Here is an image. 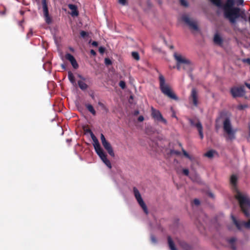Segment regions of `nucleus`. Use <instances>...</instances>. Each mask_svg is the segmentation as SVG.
Returning a JSON list of instances; mask_svg holds the SVG:
<instances>
[{"label":"nucleus","instance_id":"obj_1","mask_svg":"<svg viewBox=\"0 0 250 250\" xmlns=\"http://www.w3.org/2000/svg\"><path fill=\"white\" fill-rule=\"evenodd\" d=\"M238 178L235 175H232L230 178V183L232 188L236 191L235 198L238 201L241 209L246 217H250V199L246 194H242L237 189Z\"/></svg>","mask_w":250,"mask_h":250},{"label":"nucleus","instance_id":"obj_2","mask_svg":"<svg viewBox=\"0 0 250 250\" xmlns=\"http://www.w3.org/2000/svg\"><path fill=\"white\" fill-rule=\"evenodd\" d=\"M225 17L229 20L232 23L236 22V20L241 17L243 19L245 18V13L244 11H241L238 7H235L224 11Z\"/></svg>","mask_w":250,"mask_h":250},{"label":"nucleus","instance_id":"obj_3","mask_svg":"<svg viewBox=\"0 0 250 250\" xmlns=\"http://www.w3.org/2000/svg\"><path fill=\"white\" fill-rule=\"evenodd\" d=\"M174 57L177 62L176 68L178 70H187L190 68V62L189 60L177 53H174Z\"/></svg>","mask_w":250,"mask_h":250},{"label":"nucleus","instance_id":"obj_4","mask_svg":"<svg viewBox=\"0 0 250 250\" xmlns=\"http://www.w3.org/2000/svg\"><path fill=\"white\" fill-rule=\"evenodd\" d=\"M160 88L163 94H174L170 85L166 83L164 77L160 74L159 76Z\"/></svg>","mask_w":250,"mask_h":250},{"label":"nucleus","instance_id":"obj_5","mask_svg":"<svg viewBox=\"0 0 250 250\" xmlns=\"http://www.w3.org/2000/svg\"><path fill=\"white\" fill-rule=\"evenodd\" d=\"M223 129L228 135V138L229 140H232L235 139L236 130L232 129L230 121L229 119L226 118L224 121Z\"/></svg>","mask_w":250,"mask_h":250},{"label":"nucleus","instance_id":"obj_6","mask_svg":"<svg viewBox=\"0 0 250 250\" xmlns=\"http://www.w3.org/2000/svg\"><path fill=\"white\" fill-rule=\"evenodd\" d=\"M133 190L134 196H135L136 200L137 201L138 204L141 206V207L142 208V209H143V210L145 212V213L146 214H147L148 212L147 207H146V205L145 204V202H144L139 191L136 187L133 188Z\"/></svg>","mask_w":250,"mask_h":250},{"label":"nucleus","instance_id":"obj_7","mask_svg":"<svg viewBox=\"0 0 250 250\" xmlns=\"http://www.w3.org/2000/svg\"><path fill=\"white\" fill-rule=\"evenodd\" d=\"M182 21L187 24L190 29L194 30H198V27L196 22L191 19L188 15H184L181 17Z\"/></svg>","mask_w":250,"mask_h":250},{"label":"nucleus","instance_id":"obj_8","mask_svg":"<svg viewBox=\"0 0 250 250\" xmlns=\"http://www.w3.org/2000/svg\"><path fill=\"white\" fill-rule=\"evenodd\" d=\"M151 116L156 121L163 123L164 124H167V120L164 119L161 113L158 110L151 107Z\"/></svg>","mask_w":250,"mask_h":250},{"label":"nucleus","instance_id":"obj_9","mask_svg":"<svg viewBox=\"0 0 250 250\" xmlns=\"http://www.w3.org/2000/svg\"><path fill=\"white\" fill-rule=\"evenodd\" d=\"M189 121L191 125L195 126L197 128L199 132L200 138L201 139H203L204 138V135L203 132V126L199 120L196 119H189Z\"/></svg>","mask_w":250,"mask_h":250},{"label":"nucleus","instance_id":"obj_10","mask_svg":"<svg viewBox=\"0 0 250 250\" xmlns=\"http://www.w3.org/2000/svg\"><path fill=\"white\" fill-rule=\"evenodd\" d=\"M232 219L233 223L236 226L238 229L241 230L242 227H244L247 229H250V219L248 222L245 221H238L233 216H232Z\"/></svg>","mask_w":250,"mask_h":250},{"label":"nucleus","instance_id":"obj_11","mask_svg":"<svg viewBox=\"0 0 250 250\" xmlns=\"http://www.w3.org/2000/svg\"><path fill=\"white\" fill-rule=\"evenodd\" d=\"M42 2L45 22L47 24H50L52 21V20L50 17L49 16L47 1L46 0H42Z\"/></svg>","mask_w":250,"mask_h":250},{"label":"nucleus","instance_id":"obj_12","mask_svg":"<svg viewBox=\"0 0 250 250\" xmlns=\"http://www.w3.org/2000/svg\"><path fill=\"white\" fill-rule=\"evenodd\" d=\"M84 104L85 106L86 107V109L89 111L93 115H96V111L95 110L94 107L91 104L85 103L84 102H83L79 96L78 97L77 100H76V104Z\"/></svg>","mask_w":250,"mask_h":250},{"label":"nucleus","instance_id":"obj_13","mask_svg":"<svg viewBox=\"0 0 250 250\" xmlns=\"http://www.w3.org/2000/svg\"><path fill=\"white\" fill-rule=\"evenodd\" d=\"M245 92V85L234 86L230 89V94H243Z\"/></svg>","mask_w":250,"mask_h":250},{"label":"nucleus","instance_id":"obj_14","mask_svg":"<svg viewBox=\"0 0 250 250\" xmlns=\"http://www.w3.org/2000/svg\"><path fill=\"white\" fill-rule=\"evenodd\" d=\"M65 58L66 60L70 62L71 65L74 69H77L78 68V64L72 55L70 53H67L65 55Z\"/></svg>","mask_w":250,"mask_h":250},{"label":"nucleus","instance_id":"obj_15","mask_svg":"<svg viewBox=\"0 0 250 250\" xmlns=\"http://www.w3.org/2000/svg\"><path fill=\"white\" fill-rule=\"evenodd\" d=\"M102 145L104 149L107 151L111 156L114 157L115 156L113 148L110 144L108 141H106V142H104L102 143Z\"/></svg>","mask_w":250,"mask_h":250},{"label":"nucleus","instance_id":"obj_16","mask_svg":"<svg viewBox=\"0 0 250 250\" xmlns=\"http://www.w3.org/2000/svg\"><path fill=\"white\" fill-rule=\"evenodd\" d=\"M235 0H227L225 4L223 6L224 11H227L229 9L235 8L233 7Z\"/></svg>","mask_w":250,"mask_h":250},{"label":"nucleus","instance_id":"obj_17","mask_svg":"<svg viewBox=\"0 0 250 250\" xmlns=\"http://www.w3.org/2000/svg\"><path fill=\"white\" fill-rule=\"evenodd\" d=\"M177 242L184 250H191V247L184 241L178 239Z\"/></svg>","mask_w":250,"mask_h":250},{"label":"nucleus","instance_id":"obj_18","mask_svg":"<svg viewBox=\"0 0 250 250\" xmlns=\"http://www.w3.org/2000/svg\"><path fill=\"white\" fill-rule=\"evenodd\" d=\"M198 96V95H191L189 98L190 102L195 106H197L199 104Z\"/></svg>","mask_w":250,"mask_h":250},{"label":"nucleus","instance_id":"obj_19","mask_svg":"<svg viewBox=\"0 0 250 250\" xmlns=\"http://www.w3.org/2000/svg\"><path fill=\"white\" fill-rule=\"evenodd\" d=\"M79 77L81 78L83 81H79L78 82V84L79 87L82 90H85L87 88V85L83 82L85 79L82 76L79 75Z\"/></svg>","mask_w":250,"mask_h":250},{"label":"nucleus","instance_id":"obj_20","mask_svg":"<svg viewBox=\"0 0 250 250\" xmlns=\"http://www.w3.org/2000/svg\"><path fill=\"white\" fill-rule=\"evenodd\" d=\"M213 42L215 44L221 45L223 43V39L218 33H216L214 36Z\"/></svg>","mask_w":250,"mask_h":250},{"label":"nucleus","instance_id":"obj_21","mask_svg":"<svg viewBox=\"0 0 250 250\" xmlns=\"http://www.w3.org/2000/svg\"><path fill=\"white\" fill-rule=\"evenodd\" d=\"M168 244L170 250H177L170 236L167 237Z\"/></svg>","mask_w":250,"mask_h":250},{"label":"nucleus","instance_id":"obj_22","mask_svg":"<svg viewBox=\"0 0 250 250\" xmlns=\"http://www.w3.org/2000/svg\"><path fill=\"white\" fill-rule=\"evenodd\" d=\"M68 77L70 82L72 83L73 85H76V81L73 74L71 71H69L68 72Z\"/></svg>","mask_w":250,"mask_h":250},{"label":"nucleus","instance_id":"obj_23","mask_svg":"<svg viewBox=\"0 0 250 250\" xmlns=\"http://www.w3.org/2000/svg\"><path fill=\"white\" fill-rule=\"evenodd\" d=\"M235 241H236V239L234 237H232V238L228 239V242L230 244L231 248L233 250H236V247L235 245Z\"/></svg>","mask_w":250,"mask_h":250},{"label":"nucleus","instance_id":"obj_24","mask_svg":"<svg viewBox=\"0 0 250 250\" xmlns=\"http://www.w3.org/2000/svg\"><path fill=\"white\" fill-rule=\"evenodd\" d=\"M94 147L95 149V151L96 153H98V152L102 151L103 149L101 148L100 145L98 142H94Z\"/></svg>","mask_w":250,"mask_h":250},{"label":"nucleus","instance_id":"obj_25","mask_svg":"<svg viewBox=\"0 0 250 250\" xmlns=\"http://www.w3.org/2000/svg\"><path fill=\"white\" fill-rule=\"evenodd\" d=\"M97 154L100 157L102 161H103L104 160L107 158V155L105 154V153L104 151L103 150L101 151L98 152V153H97Z\"/></svg>","mask_w":250,"mask_h":250},{"label":"nucleus","instance_id":"obj_26","mask_svg":"<svg viewBox=\"0 0 250 250\" xmlns=\"http://www.w3.org/2000/svg\"><path fill=\"white\" fill-rule=\"evenodd\" d=\"M69 8L72 10H74L73 11L72 15L74 16H77L78 15V12L77 11H76V7L75 5L73 4H69L68 5Z\"/></svg>","mask_w":250,"mask_h":250},{"label":"nucleus","instance_id":"obj_27","mask_svg":"<svg viewBox=\"0 0 250 250\" xmlns=\"http://www.w3.org/2000/svg\"><path fill=\"white\" fill-rule=\"evenodd\" d=\"M214 5L218 7H222V4L221 0H210Z\"/></svg>","mask_w":250,"mask_h":250},{"label":"nucleus","instance_id":"obj_28","mask_svg":"<svg viewBox=\"0 0 250 250\" xmlns=\"http://www.w3.org/2000/svg\"><path fill=\"white\" fill-rule=\"evenodd\" d=\"M131 54L132 57L136 61L140 60V56L137 52H132Z\"/></svg>","mask_w":250,"mask_h":250},{"label":"nucleus","instance_id":"obj_29","mask_svg":"<svg viewBox=\"0 0 250 250\" xmlns=\"http://www.w3.org/2000/svg\"><path fill=\"white\" fill-rule=\"evenodd\" d=\"M104 163L110 169L112 168V166L110 161L106 158L103 161Z\"/></svg>","mask_w":250,"mask_h":250},{"label":"nucleus","instance_id":"obj_30","mask_svg":"<svg viewBox=\"0 0 250 250\" xmlns=\"http://www.w3.org/2000/svg\"><path fill=\"white\" fill-rule=\"evenodd\" d=\"M214 151L212 150L208 151L205 153V155L208 158H211L213 156Z\"/></svg>","mask_w":250,"mask_h":250},{"label":"nucleus","instance_id":"obj_31","mask_svg":"<svg viewBox=\"0 0 250 250\" xmlns=\"http://www.w3.org/2000/svg\"><path fill=\"white\" fill-rule=\"evenodd\" d=\"M167 98L170 99L174 100L177 101L178 100V97L177 96V95H166Z\"/></svg>","mask_w":250,"mask_h":250},{"label":"nucleus","instance_id":"obj_32","mask_svg":"<svg viewBox=\"0 0 250 250\" xmlns=\"http://www.w3.org/2000/svg\"><path fill=\"white\" fill-rule=\"evenodd\" d=\"M98 104L100 106H101L102 108L106 112L108 111V109L106 107L105 105L103 103H102L101 102L99 101L98 102Z\"/></svg>","mask_w":250,"mask_h":250},{"label":"nucleus","instance_id":"obj_33","mask_svg":"<svg viewBox=\"0 0 250 250\" xmlns=\"http://www.w3.org/2000/svg\"><path fill=\"white\" fill-rule=\"evenodd\" d=\"M80 35L82 38H85V37L88 36V33L86 31H81L80 32Z\"/></svg>","mask_w":250,"mask_h":250},{"label":"nucleus","instance_id":"obj_34","mask_svg":"<svg viewBox=\"0 0 250 250\" xmlns=\"http://www.w3.org/2000/svg\"><path fill=\"white\" fill-rule=\"evenodd\" d=\"M182 150L184 155L186 157H187L188 159H190V157L188 153V152L183 148H182Z\"/></svg>","mask_w":250,"mask_h":250},{"label":"nucleus","instance_id":"obj_35","mask_svg":"<svg viewBox=\"0 0 250 250\" xmlns=\"http://www.w3.org/2000/svg\"><path fill=\"white\" fill-rule=\"evenodd\" d=\"M104 63L106 65H109L112 64V62L109 58H105L104 59Z\"/></svg>","mask_w":250,"mask_h":250},{"label":"nucleus","instance_id":"obj_36","mask_svg":"<svg viewBox=\"0 0 250 250\" xmlns=\"http://www.w3.org/2000/svg\"><path fill=\"white\" fill-rule=\"evenodd\" d=\"M170 153L171 154H175L176 155H179L181 154V152L180 151L174 149L170 150Z\"/></svg>","mask_w":250,"mask_h":250},{"label":"nucleus","instance_id":"obj_37","mask_svg":"<svg viewBox=\"0 0 250 250\" xmlns=\"http://www.w3.org/2000/svg\"><path fill=\"white\" fill-rule=\"evenodd\" d=\"M180 1L182 5L185 7L188 6V3L186 0H180Z\"/></svg>","mask_w":250,"mask_h":250},{"label":"nucleus","instance_id":"obj_38","mask_svg":"<svg viewBox=\"0 0 250 250\" xmlns=\"http://www.w3.org/2000/svg\"><path fill=\"white\" fill-rule=\"evenodd\" d=\"M248 107L246 104H240L238 106V109L239 110H243Z\"/></svg>","mask_w":250,"mask_h":250},{"label":"nucleus","instance_id":"obj_39","mask_svg":"<svg viewBox=\"0 0 250 250\" xmlns=\"http://www.w3.org/2000/svg\"><path fill=\"white\" fill-rule=\"evenodd\" d=\"M119 85L122 88L124 89L125 87V83L124 81H121L119 83Z\"/></svg>","mask_w":250,"mask_h":250},{"label":"nucleus","instance_id":"obj_40","mask_svg":"<svg viewBox=\"0 0 250 250\" xmlns=\"http://www.w3.org/2000/svg\"><path fill=\"white\" fill-rule=\"evenodd\" d=\"M90 135L91 137V139H92V140L94 142H96L98 141L97 138L96 137V136H95V135L93 134V132H91V133L90 134Z\"/></svg>","mask_w":250,"mask_h":250},{"label":"nucleus","instance_id":"obj_41","mask_svg":"<svg viewBox=\"0 0 250 250\" xmlns=\"http://www.w3.org/2000/svg\"><path fill=\"white\" fill-rule=\"evenodd\" d=\"M150 239L152 243L155 244L157 242V239L154 235H151L150 236Z\"/></svg>","mask_w":250,"mask_h":250},{"label":"nucleus","instance_id":"obj_42","mask_svg":"<svg viewBox=\"0 0 250 250\" xmlns=\"http://www.w3.org/2000/svg\"><path fill=\"white\" fill-rule=\"evenodd\" d=\"M99 51L101 54H103L105 52V48L101 46L99 48Z\"/></svg>","mask_w":250,"mask_h":250},{"label":"nucleus","instance_id":"obj_43","mask_svg":"<svg viewBox=\"0 0 250 250\" xmlns=\"http://www.w3.org/2000/svg\"><path fill=\"white\" fill-rule=\"evenodd\" d=\"M101 140L102 144L104 142L106 141L104 135L103 134H101Z\"/></svg>","mask_w":250,"mask_h":250},{"label":"nucleus","instance_id":"obj_44","mask_svg":"<svg viewBox=\"0 0 250 250\" xmlns=\"http://www.w3.org/2000/svg\"><path fill=\"white\" fill-rule=\"evenodd\" d=\"M183 173L184 175L188 176L189 174V170L188 169H184L183 170Z\"/></svg>","mask_w":250,"mask_h":250},{"label":"nucleus","instance_id":"obj_45","mask_svg":"<svg viewBox=\"0 0 250 250\" xmlns=\"http://www.w3.org/2000/svg\"><path fill=\"white\" fill-rule=\"evenodd\" d=\"M119 3L123 5H125L126 3V0H119Z\"/></svg>","mask_w":250,"mask_h":250},{"label":"nucleus","instance_id":"obj_46","mask_svg":"<svg viewBox=\"0 0 250 250\" xmlns=\"http://www.w3.org/2000/svg\"><path fill=\"white\" fill-rule=\"evenodd\" d=\"M133 96L132 95H130L129 99L128 100V102L130 104H133Z\"/></svg>","mask_w":250,"mask_h":250},{"label":"nucleus","instance_id":"obj_47","mask_svg":"<svg viewBox=\"0 0 250 250\" xmlns=\"http://www.w3.org/2000/svg\"><path fill=\"white\" fill-rule=\"evenodd\" d=\"M193 203L195 205H197V206H198L200 205V201L197 199H195L194 200H193Z\"/></svg>","mask_w":250,"mask_h":250},{"label":"nucleus","instance_id":"obj_48","mask_svg":"<svg viewBox=\"0 0 250 250\" xmlns=\"http://www.w3.org/2000/svg\"><path fill=\"white\" fill-rule=\"evenodd\" d=\"M244 3V0H237V5H243Z\"/></svg>","mask_w":250,"mask_h":250},{"label":"nucleus","instance_id":"obj_49","mask_svg":"<svg viewBox=\"0 0 250 250\" xmlns=\"http://www.w3.org/2000/svg\"><path fill=\"white\" fill-rule=\"evenodd\" d=\"M84 131L85 133H89V134H91V132H92V131H91V130L89 128H86V129H84Z\"/></svg>","mask_w":250,"mask_h":250},{"label":"nucleus","instance_id":"obj_50","mask_svg":"<svg viewBox=\"0 0 250 250\" xmlns=\"http://www.w3.org/2000/svg\"><path fill=\"white\" fill-rule=\"evenodd\" d=\"M138 121L143 122L144 120V118L143 116H140L138 119Z\"/></svg>","mask_w":250,"mask_h":250},{"label":"nucleus","instance_id":"obj_51","mask_svg":"<svg viewBox=\"0 0 250 250\" xmlns=\"http://www.w3.org/2000/svg\"><path fill=\"white\" fill-rule=\"evenodd\" d=\"M243 62H247L250 65V58H248L246 59L243 60Z\"/></svg>","mask_w":250,"mask_h":250},{"label":"nucleus","instance_id":"obj_52","mask_svg":"<svg viewBox=\"0 0 250 250\" xmlns=\"http://www.w3.org/2000/svg\"><path fill=\"white\" fill-rule=\"evenodd\" d=\"M92 45L93 46L97 47V46L98 45V42H97L93 41V42H92Z\"/></svg>","mask_w":250,"mask_h":250},{"label":"nucleus","instance_id":"obj_53","mask_svg":"<svg viewBox=\"0 0 250 250\" xmlns=\"http://www.w3.org/2000/svg\"><path fill=\"white\" fill-rule=\"evenodd\" d=\"M90 54L94 56L96 55V52L93 49L90 50Z\"/></svg>","mask_w":250,"mask_h":250},{"label":"nucleus","instance_id":"obj_54","mask_svg":"<svg viewBox=\"0 0 250 250\" xmlns=\"http://www.w3.org/2000/svg\"><path fill=\"white\" fill-rule=\"evenodd\" d=\"M232 96H233V98H236L237 97H242L244 95H235V94H234V95H232Z\"/></svg>","mask_w":250,"mask_h":250},{"label":"nucleus","instance_id":"obj_55","mask_svg":"<svg viewBox=\"0 0 250 250\" xmlns=\"http://www.w3.org/2000/svg\"><path fill=\"white\" fill-rule=\"evenodd\" d=\"M197 91L195 89V88H192V91H191V94H197Z\"/></svg>","mask_w":250,"mask_h":250},{"label":"nucleus","instance_id":"obj_56","mask_svg":"<svg viewBox=\"0 0 250 250\" xmlns=\"http://www.w3.org/2000/svg\"><path fill=\"white\" fill-rule=\"evenodd\" d=\"M61 67L63 70H65L66 69V66H65V65L64 64H61Z\"/></svg>","mask_w":250,"mask_h":250},{"label":"nucleus","instance_id":"obj_57","mask_svg":"<svg viewBox=\"0 0 250 250\" xmlns=\"http://www.w3.org/2000/svg\"><path fill=\"white\" fill-rule=\"evenodd\" d=\"M245 85L246 87H247L249 89H250V83H245Z\"/></svg>","mask_w":250,"mask_h":250},{"label":"nucleus","instance_id":"obj_58","mask_svg":"<svg viewBox=\"0 0 250 250\" xmlns=\"http://www.w3.org/2000/svg\"><path fill=\"white\" fill-rule=\"evenodd\" d=\"M33 33H32V31H30V32H29L27 34V36L30 37V36H31L32 35Z\"/></svg>","mask_w":250,"mask_h":250},{"label":"nucleus","instance_id":"obj_59","mask_svg":"<svg viewBox=\"0 0 250 250\" xmlns=\"http://www.w3.org/2000/svg\"><path fill=\"white\" fill-rule=\"evenodd\" d=\"M139 111L137 110L135 111V115H137L139 114Z\"/></svg>","mask_w":250,"mask_h":250},{"label":"nucleus","instance_id":"obj_60","mask_svg":"<svg viewBox=\"0 0 250 250\" xmlns=\"http://www.w3.org/2000/svg\"><path fill=\"white\" fill-rule=\"evenodd\" d=\"M249 135L250 137V126L249 127Z\"/></svg>","mask_w":250,"mask_h":250},{"label":"nucleus","instance_id":"obj_61","mask_svg":"<svg viewBox=\"0 0 250 250\" xmlns=\"http://www.w3.org/2000/svg\"><path fill=\"white\" fill-rule=\"evenodd\" d=\"M169 48H170L171 49H173L174 47H173V45H170V47H169Z\"/></svg>","mask_w":250,"mask_h":250},{"label":"nucleus","instance_id":"obj_62","mask_svg":"<svg viewBox=\"0 0 250 250\" xmlns=\"http://www.w3.org/2000/svg\"><path fill=\"white\" fill-rule=\"evenodd\" d=\"M209 196L211 197H213V195L212 193H210L209 194Z\"/></svg>","mask_w":250,"mask_h":250},{"label":"nucleus","instance_id":"obj_63","mask_svg":"<svg viewBox=\"0 0 250 250\" xmlns=\"http://www.w3.org/2000/svg\"><path fill=\"white\" fill-rule=\"evenodd\" d=\"M172 117H173L176 118V115H175V114H174V113H173V115H172Z\"/></svg>","mask_w":250,"mask_h":250},{"label":"nucleus","instance_id":"obj_64","mask_svg":"<svg viewBox=\"0 0 250 250\" xmlns=\"http://www.w3.org/2000/svg\"><path fill=\"white\" fill-rule=\"evenodd\" d=\"M91 97L92 99L94 98V95H91Z\"/></svg>","mask_w":250,"mask_h":250}]
</instances>
